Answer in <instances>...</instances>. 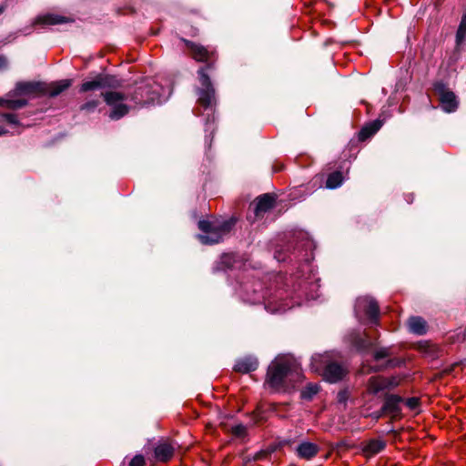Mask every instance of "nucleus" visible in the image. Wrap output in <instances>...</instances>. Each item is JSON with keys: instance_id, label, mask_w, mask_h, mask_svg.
<instances>
[{"instance_id": "obj_1", "label": "nucleus", "mask_w": 466, "mask_h": 466, "mask_svg": "<svg viewBox=\"0 0 466 466\" xmlns=\"http://www.w3.org/2000/svg\"><path fill=\"white\" fill-rule=\"evenodd\" d=\"M186 46L190 51L191 56L198 62L206 63L198 70L200 87L198 89V103L205 109L212 108L216 105V91L211 83L208 71L214 70L218 55L215 48H209L202 45L186 41Z\"/></svg>"}, {"instance_id": "obj_2", "label": "nucleus", "mask_w": 466, "mask_h": 466, "mask_svg": "<svg viewBox=\"0 0 466 466\" xmlns=\"http://www.w3.org/2000/svg\"><path fill=\"white\" fill-rule=\"evenodd\" d=\"M303 379L299 363L291 356L276 358L268 366L266 383L276 391H289Z\"/></svg>"}, {"instance_id": "obj_3", "label": "nucleus", "mask_w": 466, "mask_h": 466, "mask_svg": "<svg viewBox=\"0 0 466 466\" xmlns=\"http://www.w3.org/2000/svg\"><path fill=\"white\" fill-rule=\"evenodd\" d=\"M104 96L106 105L112 107L109 117L117 120L129 111V107L124 103L125 101L131 100L136 105H147L158 99V92L150 83H146L137 86L132 94L109 91Z\"/></svg>"}, {"instance_id": "obj_4", "label": "nucleus", "mask_w": 466, "mask_h": 466, "mask_svg": "<svg viewBox=\"0 0 466 466\" xmlns=\"http://www.w3.org/2000/svg\"><path fill=\"white\" fill-rule=\"evenodd\" d=\"M236 220L231 218L227 220H200L198 222V228L203 232L198 235V239L203 244L212 245L221 241L227 234L232 229Z\"/></svg>"}, {"instance_id": "obj_5", "label": "nucleus", "mask_w": 466, "mask_h": 466, "mask_svg": "<svg viewBox=\"0 0 466 466\" xmlns=\"http://www.w3.org/2000/svg\"><path fill=\"white\" fill-rule=\"evenodd\" d=\"M311 366L316 371H321L323 378L331 383L340 380L347 373L346 368L329 354L313 356Z\"/></svg>"}, {"instance_id": "obj_6", "label": "nucleus", "mask_w": 466, "mask_h": 466, "mask_svg": "<svg viewBox=\"0 0 466 466\" xmlns=\"http://www.w3.org/2000/svg\"><path fill=\"white\" fill-rule=\"evenodd\" d=\"M433 89L439 96L441 106L445 112L451 113L457 109L458 102L456 96L443 82L439 81L434 83Z\"/></svg>"}, {"instance_id": "obj_7", "label": "nucleus", "mask_w": 466, "mask_h": 466, "mask_svg": "<svg viewBox=\"0 0 466 466\" xmlns=\"http://www.w3.org/2000/svg\"><path fill=\"white\" fill-rule=\"evenodd\" d=\"M356 315L363 313L371 323H377L380 315V309L377 301L370 297L360 298L355 308Z\"/></svg>"}, {"instance_id": "obj_8", "label": "nucleus", "mask_w": 466, "mask_h": 466, "mask_svg": "<svg viewBox=\"0 0 466 466\" xmlns=\"http://www.w3.org/2000/svg\"><path fill=\"white\" fill-rule=\"evenodd\" d=\"M20 97L36 96L42 95L44 84L39 82H17L15 88L12 89Z\"/></svg>"}, {"instance_id": "obj_9", "label": "nucleus", "mask_w": 466, "mask_h": 466, "mask_svg": "<svg viewBox=\"0 0 466 466\" xmlns=\"http://www.w3.org/2000/svg\"><path fill=\"white\" fill-rule=\"evenodd\" d=\"M27 105V98L20 97L14 91L10 90L4 96L0 97V106L9 110H18Z\"/></svg>"}, {"instance_id": "obj_10", "label": "nucleus", "mask_w": 466, "mask_h": 466, "mask_svg": "<svg viewBox=\"0 0 466 466\" xmlns=\"http://www.w3.org/2000/svg\"><path fill=\"white\" fill-rule=\"evenodd\" d=\"M395 383L393 379L374 376L369 380L368 391L372 394H377L384 390L393 387Z\"/></svg>"}, {"instance_id": "obj_11", "label": "nucleus", "mask_w": 466, "mask_h": 466, "mask_svg": "<svg viewBox=\"0 0 466 466\" xmlns=\"http://www.w3.org/2000/svg\"><path fill=\"white\" fill-rule=\"evenodd\" d=\"M70 21H71V19L66 16L48 13V14H44V15H40L36 16L35 18L33 25L48 26V25H56L65 24V23H68Z\"/></svg>"}, {"instance_id": "obj_12", "label": "nucleus", "mask_w": 466, "mask_h": 466, "mask_svg": "<svg viewBox=\"0 0 466 466\" xmlns=\"http://www.w3.org/2000/svg\"><path fill=\"white\" fill-rule=\"evenodd\" d=\"M403 399L398 395H387L382 406V412L396 418L400 413V403Z\"/></svg>"}, {"instance_id": "obj_13", "label": "nucleus", "mask_w": 466, "mask_h": 466, "mask_svg": "<svg viewBox=\"0 0 466 466\" xmlns=\"http://www.w3.org/2000/svg\"><path fill=\"white\" fill-rule=\"evenodd\" d=\"M109 77L106 76H97L91 81L84 82L80 86V92L86 93L89 91L101 90L106 86H110Z\"/></svg>"}, {"instance_id": "obj_14", "label": "nucleus", "mask_w": 466, "mask_h": 466, "mask_svg": "<svg viewBox=\"0 0 466 466\" xmlns=\"http://www.w3.org/2000/svg\"><path fill=\"white\" fill-rule=\"evenodd\" d=\"M319 451V447L309 441L301 442L296 449L298 457L304 460L314 458Z\"/></svg>"}, {"instance_id": "obj_15", "label": "nucleus", "mask_w": 466, "mask_h": 466, "mask_svg": "<svg viewBox=\"0 0 466 466\" xmlns=\"http://www.w3.org/2000/svg\"><path fill=\"white\" fill-rule=\"evenodd\" d=\"M71 86V80L64 79L58 82H53L49 85L44 84V91L42 95H47L49 96H56L67 89Z\"/></svg>"}, {"instance_id": "obj_16", "label": "nucleus", "mask_w": 466, "mask_h": 466, "mask_svg": "<svg viewBox=\"0 0 466 466\" xmlns=\"http://www.w3.org/2000/svg\"><path fill=\"white\" fill-rule=\"evenodd\" d=\"M275 202V198L268 195L264 194L257 198L256 208H255V216L260 217L263 213L273 208Z\"/></svg>"}, {"instance_id": "obj_17", "label": "nucleus", "mask_w": 466, "mask_h": 466, "mask_svg": "<svg viewBox=\"0 0 466 466\" xmlns=\"http://www.w3.org/2000/svg\"><path fill=\"white\" fill-rule=\"evenodd\" d=\"M257 368L258 360L251 357H246L238 360L234 366V370L240 373H248L257 370Z\"/></svg>"}, {"instance_id": "obj_18", "label": "nucleus", "mask_w": 466, "mask_h": 466, "mask_svg": "<svg viewBox=\"0 0 466 466\" xmlns=\"http://www.w3.org/2000/svg\"><path fill=\"white\" fill-rule=\"evenodd\" d=\"M410 330L417 335H423L427 331L426 321L420 317H411L408 320Z\"/></svg>"}, {"instance_id": "obj_19", "label": "nucleus", "mask_w": 466, "mask_h": 466, "mask_svg": "<svg viewBox=\"0 0 466 466\" xmlns=\"http://www.w3.org/2000/svg\"><path fill=\"white\" fill-rule=\"evenodd\" d=\"M174 453V448L168 443H161L155 449V455L160 461H167Z\"/></svg>"}, {"instance_id": "obj_20", "label": "nucleus", "mask_w": 466, "mask_h": 466, "mask_svg": "<svg viewBox=\"0 0 466 466\" xmlns=\"http://www.w3.org/2000/svg\"><path fill=\"white\" fill-rule=\"evenodd\" d=\"M385 448V442L381 440H370L363 447V452L366 456L378 454Z\"/></svg>"}, {"instance_id": "obj_21", "label": "nucleus", "mask_w": 466, "mask_h": 466, "mask_svg": "<svg viewBox=\"0 0 466 466\" xmlns=\"http://www.w3.org/2000/svg\"><path fill=\"white\" fill-rule=\"evenodd\" d=\"M381 127L380 121H374L370 125L364 127L360 132V139L364 140L373 136Z\"/></svg>"}, {"instance_id": "obj_22", "label": "nucleus", "mask_w": 466, "mask_h": 466, "mask_svg": "<svg viewBox=\"0 0 466 466\" xmlns=\"http://www.w3.org/2000/svg\"><path fill=\"white\" fill-rule=\"evenodd\" d=\"M343 182V176L341 172L335 171L329 175L327 181H326V187L329 188H336L339 187Z\"/></svg>"}, {"instance_id": "obj_23", "label": "nucleus", "mask_w": 466, "mask_h": 466, "mask_svg": "<svg viewBox=\"0 0 466 466\" xmlns=\"http://www.w3.org/2000/svg\"><path fill=\"white\" fill-rule=\"evenodd\" d=\"M466 40V13L462 15L456 33V44L461 45Z\"/></svg>"}, {"instance_id": "obj_24", "label": "nucleus", "mask_w": 466, "mask_h": 466, "mask_svg": "<svg viewBox=\"0 0 466 466\" xmlns=\"http://www.w3.org/2000/svg\"><path fill=\"white\" fill-rule=\"evenodd\" d=\"M350 341L359 350H363L367 349L370 345V343L368 341H366V339H364L359 334H356V333L350 334Z\"/></svg>"}, {"instance_id": "obj_25", "label": "nucleus", "mask_w": 466, "mask_h": 466, "mask_svg": "<svg viewBox=\"0 0 466 466\" xmlns=\"http://www.w3.org/2000/svg\"><path fill=\"white\" fill-rule=\"evenodd\" d=\"M0 121L6 122L11 126H20L18 115L15 113H0Z\"/></svg>"}, {"instance_id": "obj_26", "label": "nucleus", "mask_w": 466, "mask_h": 466, "mask_svg": "<svg viewBox=\"0 0 466 466\" xmlns=\"http://www.w3.org/2000/svg\"><path fill=\"white\" fill-rule=\"evenodd\" d=\"M106 93V92H105V93L101 92L98 98L90 99V100L86 101L85 104H83L81 106V110H85V111H87V112L94 111L98 106V105L100 104V97L103 96L105 98L104 95Z\"/></svg>"}, {"instance_id": "obj_27", "label": "nucleus", "mask_w": 466, "mask_h": 466, "mask_svg": "<svg viewBox=\"0 0 466 466\" xmlns=\"http://www.w3.org/2000/svg\"><path fill=\"white\" fill-rule=\"evenodd\" d=\"M319 387L316 384H309L301 391V398L304 400H310L315 394L319 392Z\"/></svg>"}, {"instance_id": "obj_28", "label": "nucleus", "mask_w": 466, "mask_h": 466, "mask_svg": "<svg viewBox=\"0 0 466 466\" xmlns=\"http://www.w3.org/2000/svg\"><path fill=\"white\" fill-rule=\"evenodd\" d=\"M391 355L390 349V348H381L375 351L374 353V360H380L385 358H388Z\"/></svg>"}, {"instance_id": "obj_29", "label": "nucleus", "mask_w": 466, "mask_h": 466, "mask_svg": "<svg viewBox=\"0 0 466 466\" xmlns=\"http://www.w3.org/2000/svg\"><path fill=\"white\" fill-rule=\"evenodd\" d=\"M231 431L236 437H243L247 433V428L243 424H238L232 427Z\"/></svg>"}, {"instance_id": "obj_30", "label": "nucleus", "mask_w": 466, "mask_h": 466, "mask_svg": "<svg viewBox=\"0 0 466 466\" xmlns=\"http://www.w3.org/2000/svg\"><path fill=\"white\" fill-rule=\"evenodd\" d=\"M144 465H145V460H144V457L141 455L135 456L129 463V466H144Z\"/></svg>"}, {"instance_id": "obj_31", "label": "nucleus", "mask_w": 466, "mask_h": 466, "mask_svg": "<svg viewBox=\"0 0 466 466\" xmlns=\"http://www.w3.org/2000/svg\"><path fill=\"white\" fill-rule=\"evenodd\" d=\"M406 405L410 409L414 410L419 406V400L416 398H410L406 400Z\"/></svg>"}, {"instance_id": "obj_32", "label": "nucleus", "mask_w": 466, "mask_h": 466, "mask_svg": "<svg viewBox=\"0 0 466 466\" xmlns=\"http://www.w3.org/2000/svg\"><path fill=\"white\" fill-rule=\"evenodd\" d=\"M7 59L5 56H0V71L5 69L7 67Z\"/></svg>"}, {"instance_id": "obj_33", "label": "nucleus", "mask_w": 466, "mask_h": 466, "mask_svg": "<svg viewBox=\"0 0 466 466\" xmlns=\"http://www.w3.org/2000/svg\"><path fill=\"white\" fill-rule=\"evenodd\" d=\"M230 260H231V256H229V255H224L221 258V263L225 264L227 267H229Z\"/></svg>"}, {"instance_id": "obj_34", "label": "nucleus", "mask_w": 466, "mask_h": 466, "mask_svg": "<svg viewBox=\"0 0 466 466\" xmlns=\"http://www.w3.org/2000/svg\"><path fill=\"white\" fill-rule=\"evenodd\" d=\"M275 258L279 260V261H284L285 260V258L281 256V254L279 252H276L275 254Z\"/></svg>"}, {"instance_id": "obj_35", "label": "nucleus", "mask_w": 466, "mask_h": 466, "mask_svg": "<svg viewBox=\"0 0 466 466\" xmlns=\"http://www.w3.org/2000/svg\"><path fill=\"white\" fill-rule=\"evenodd\" d=\"M7 133H8L7 129H5L4 127H2L0 125V136L5 135Z\"/></svg>"}, {"instance_id": "obj_36", "label": "nucleus", "mask_w": 466, "mask_h": 466, "mask_svg": "<svg viewBox=\"0 0 466 466\" xmlns=\"http://www.w3.org/2000/svg\"><path fill=\"white\" fill-rule=\"evenodd\" d=\"M4 12V7L0 6V15L3 14Z\"/></svg>"}]
</instances>
